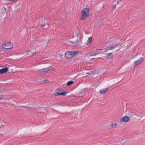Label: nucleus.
Here are the masks:
<instances>
[{
	"mask_svg": "<svg viewBox=\"0 0 145 145\" xmlns=\"http://www.w3.org/2000/svg\"><path fill=\"white\" fill-rule=\"evenodd\" d=\"M74 82H68L67 84V85L70 86L74 83Z\"/></svg>",
	"mask_w": 145,
	"mask_h": 145,
	"instance_id": "obj_21",
	"label": "nucleus"
},
{
	"mask_svg": "<svg viewBox=\"0 0 145 145\" xmlns=\"http://www.w3.org/2000/svg\"><path fill=\"white\" fill-rule=\"evenodd\" d=\"M111 126L112 127H116L117 125L116 123H112L111 125Z\"/></svg>",
	"mask_w": 145,
	"mask_h": 145,
	"instance_id": "obj_18",
	"label": "nucleus"
},
{
	"mask_svg": "<svg viewBox=\"0 0 145 145\" xmlns=\"http://www.w3.org/2000/svg\"><path fill=\"white\" fill-rule=\"evenodd\" d=\"M24 53L25 54V56L27 55H29L30 56H32V55H31V53H30V51L29 50H27L26 52H24Z\"/></svg>",
	"mask_w": 145,
	"mask_h": 145,
	"instance_id": "obj_13",
	"label": "nucleus"
},
{
	"mask_svg": "<svg viewBox=\"0 0 145 145\" xmlns=\"http://www.w3.org/2000/svg\"><path fill=\"white\" fill-rule=\"evenodd\" d=\"M68 92L65 91L63 90H62L61 89H57L55 92L54 94L56 95H61L64 96H65L66 94L68 93Z\"/></svg>",
	"mask_w": 145,
	"mask_h": 145,
	"instance_id": "obj_3",
	"label": "nucleus"
},
{
	"mask_svg": "<svg viewBox=\"0 0 145 145\" xmlns=\"http://www.w3.org/2000/svg\"><path fill=\"white\" fill-rule=\"evenodd\" d=\"M86 90L87 89L86 88H84V89H82L81 91L79 92V94L80 95L82 94L85 93L86 92Z\"/></svg>",
	"mask_w": 145,
	"mask_h": 145,
	"instance_id": "obj_10",
	"label": "nucleus"
},
{
	"mask_svg": "<svg viewBox=\"0 0 145 145\" xmlns=\"http://www.w3.org/2000/svg\"><path fill=\"white\" fill-rule=\"evenodd\" d=\"M41 26L42 27H45V29H47L48 27L49 26V25L48 24H44L43 25H41Z\"/></svg>",
	"mask_w": 145,
	"mask_h": 145,
	"instance_id": "obj_16",
	"label": "nucleus"
},
{
	"mask_svg": "<svg viewBox=\"0 0 145 145\" xmlns=\"http://www.w3.org/2000/svg\"><path fill=\"white\" fill-rule=\"evenodd\" d=\"M108 56L107 58L108 59H111L113 57V55H112V53H110L109 54H108Z\"/></svg>",
	"mask_w": 145,
	"mask_h": 145,
	"instance_id": "obj_14",
	"label": "nucleus"
},
{
	"mask_svg": "<svg viewBox=\"0 0 145 145\" xmlns=\"http://www.w3.org/2000/svg\"><path fill=\"white\" fill-rule=\"evenodd\" d=\"M38 71L40 72H43V69H38Z\"/></svg>",
	"mask_w": 145,
	"mask_h": 145,
	"instance_id": "obj_22",
	"label": "nucleus"
},
{
	"mask_svg": "<svg viewBox=\"0 0 145 145\" xmlns=\"http://www.w3.org/2000/svg\"><path fill=\"white\" fill-rule=\"evenodd\" d=\"M81 12L82 14L80 18L81 20H85L89 15V10L88 8H86L83 9Z\"/></svg>",
	"mask_w": 145,
	"mask_h": 145,
	"instance_id": "obj_2",
	"label": "nucleus"
},
{
	"mask_svg": "<svg viewBox=\"0 0 145 145\" xmlns=\"http://www.w3.org/2000/svg\"><path fill=\"white\" fill-rule=\"evenodd\" d=\"M118 1L117 2V4H118L119 3V2L120 1Z\"/></svg>",
	"mask_w": 145,
	"mask_h": 145,
	"instance_id": "obj_29",
	"label": "nucleus"
},
{
	"mask_svg": "<svg viewBox=\"0 0 145 145\" xmlns=\"http://www.w3.org/2000/svg\"><path fill=\"white\" fill-rule=\"evenodd\" d=\"M109 88H108L103 89L100 91V93L102 94H104L107 91Z\"/></svg>",
	"mask_w": 145,
	"mask_h": 145,
	"instance_id": "obj_9",
	"label": "nucleus"
},
{
	"mask_svg": "<svg viewBox=\"0 0 145 145\" xmlns=\"http://www.w3.org/2000/svg\"><path fill=\"white\" fill-rule=\"evenodd\" d=\"M4 8H5V10L6 9V8H5L4 7Z\"/></svg>",
	"mask_w": 145,
	"mask_h": 145,
	"instance_id": "obj_32",
	"label": "nucleus"
},
{
	"mask_svg": "<svg viewBox=\"0 0 145 145\" xmlns=\"http://www.w3.org/2000/svg\"><path fill=\"white\" fill-rule=\"evenodd\" d=\"M103 50V49H97L96 50V51H97L98 50Z\"/></svg>",
	"mask_w": 145,
	"mask_h": 145,
	"instance_id": "obj_28",
	"label": "nucleus"
},
{
	"mask_svg": "<svg viewBox=\"0 0 145 145\" xmlns=\"http://www.w3.org/2000/svg\"><path fill=\"white\" fill-rule=\"evenodd\" d=\"M59 105H61V103H60V104H59Z\"/></svg>",
	"mask_w": 145,
	"mask_h": 145,
	"instance_id": "obj_33",
	"label": "nucleus"
},
{
	"mask_svg": "<svg viewBox=\"0 0 145 145\" xmlns=\"http://www.w3.org/2000/svg\"><path fill=\"white\" fill-rule=\"evenodd\" d=\"M8 71V69L7 67L0 69V75L6 73Z\"/></svg>",
	"mask_w": 145,
	"mask_h": 145,
	"instance_id": "obj_7",
	"label": "nucleus"
},
{
	"mask_svg": "<svg viewBox=\"0 0 145 145\" xmlns=\"http://www.w3.org/2000/svg\"><path fill=\"white\" fill-rule=\"evenodd\" d=\"M121 47H120L118 49V50H116V51H119V50L121 49Z\"/></svg>",
	"mask_w": 145,
	"mask_h": 145,
	"instance_id": "obj_27",
	"label": "nucleus"
},
{
	"mask_svg": "<svg viewBox=\"0 0 145 145\" xmlns=\"http://www.w3.org/2000/svg\"><path fill=\"white\" fill-rule=\"evenodd\" d=\"M116 5H113V6H112V10H114L116 8Z\"/></svg>",
	"mask_w": 145,
	"mask_h": 145,
	"instance_id": "obj_24",
	"label": "nucleus"
},
{
	"mask_svg": "<svg viewBox=\"0 0 145 145\" xmlns=\"http://www.w3.org/2000/svg\"><path fill=\"white\" fill-rule=\"evenodd\" d=\"M118 45H119V44H116L114 45H113L111 47L110 46L109 49L111 50H112L113 49L115 48L117 46H118Z\"/></svg>",
	"mask_w": 145,
	"mask_h": 145,
	"instance_id": "obj_11",
	"label": "nucleus"
},
{
	"mask_svg": "<svg viewBox=\"0 0 145 145\" xmlns=\"http://www.w3.org/2000/svg\"><path fill=\"white\" fill-rule=\"evenodd\" d=\"M82 52L81 51H67L65 53V55L66 57L68 59L72 58L74 56H76L78 54Z\"/></svg>",
	"mask_w": 145,
	"mask_h": 145,
	"instance_id": "obj_1",
	"label": "nucleus"
},
{
	"mask_svg": "<svg viewBox=\"0 0 145 145\" xmlns=\"http://www.w3.org/2000/svg\"><path fill=\"white\" fill-rule=\"evenodd\" d=\"M53 69L54 68L53 67L51 66H50L48 67L43 69V72L46 73L49 71H52Z\"/></svg>",
	"mask_w": 145,
	"mask_h": 145,
	"instance_id": "obj_8",
	"label": "nucleus"
},
{
	"mask_svg": "<svg viewBox=\"0 0 145 145\" xmlns=\"http://www.w3.org/2000/svg\"><path fill=\"white\" fill-rule=\"evenodd\" d=\"M109 47H110V46H108L106 48H105V52H106V51H107L108 50H110L109 49V48H110Z\"/></svg>",
	"mask_w": 145,
	"mask_h": 145,
	"instance_id": "obj_20",
	"label": "nucleus"
},
{
	"mask_svg": "<svg viewBox=\"0 0 145 145\" xmlns=\"http://www.w3.org/2000/svg\"><path fill=\"white\" fill-rule=\"evenodd\" d=\"M92 40L91 37H89L87 41V44H88L89 42H90Z\"/></svg>",
	"mask_w": 145,
	"mask_h": 145,
	"instance_id": "obj_17",
	"label": "nucleus"
},
{
	"mask_svg": "<svg viewBox=\"0 0 145 145\" xmlns=\"http://www.w3.org/2000/svg\"><path fill=\"white\" fill-rule=\"evenodd\" d=\"M37 52H35V53H31L30 54H31V55H32L33 56V55H34L36 54Z\"/></svg>",
	"mask_w": 145,
	"mask_h": 145,
	"instance_id": "obj_25",
	"label": "nucleus"
},
{
	"mask_svg": "<svg viewBox=\"0 0 145 145\" xmlns=\"http://www.w3.org/2000/svg\"><path fill=\"white\" fill-rule=\"evenodd\" d=\"M44 82H45L47 81H48V82H50V81H48V80L47 79H45V80H43Z\"/></svg>",
	"mask_w": 145,
	"mask_h": 145,
	"instance_id": "obj_26",
	"label": "nucleus"
},
{
	"mask_svg": "<svg viewBox=\"0 0 145 145\" xmlns=\"http://www.w3.org/2000/svg\"><path fill=\"white\" fill-rule=\"evenodd\" d=\"M98 71H91V72H89L88 73L89 74H95L96 73H98Z\"/></svg>",
	"mask_w": 145,
	"mask_h": 145,
	"instance_id": "obj_15",
	"label": "nucleus"
},
{
	"mask_svg": "<svg viewBox=\"0 0 145 145\" xmlns=\"http://www.w3.org/2000/svg\"><path fill=\"white\" fill-rule=\"evenodd\" d=\"M143 61V58L142 57H140L138 60L134 62V63L135 65H137L141 64Z\"/></svg>",
	"mask_w": 145,
	"mask_h": 145,
	"instance_id": "obj_6",
	"label": "nucleus"
},
{
	"mask_svg": "<svg viewBox=\"0 0 145 145\" xmlns=\"http://www.w3.org/2000/svg\"><path fill=\"white\" fill-rule=\"evenodd\" d=\"M95 58H92V59H94Z\"/></svg>",
	"mask_w": 145,
	"mask_h": 145,
	"instance_id": "obj_31",
	"label": "nucleus"
},
{
	"mask_svg": "<svg viewBox=\"0 0 145 145\" xmlns=\"http://www.w3.org/2000/svg\"><path fill=\"white\" fill-rule=\"evenodd\" d=\"M1 99V98H0V100Z\"/></svg>",
	"mask_w": 145,
	"mask_h": 145,
	"instance_id": "obj_34",
	"label": "nucleus"
},
{
	"mask_svg": "<svg viewBox=\"0 0 145 145\" xmlns=\"http://www.w3.org/2000/svg\"><path fill=\"white\" fill-rule=\"evenodd\" d=\"M7 48H5L4 47V46H3V45H2V48H1V50L2 51H8L9 50V49H7Z\"/></svg>",
	"mask_w": 145,
	"mask_h": 145,
	"instance_id": "obj_12",
	"label": "nucleus"
},
{
	"mask_svg": "<svg viewBox=\"0 0 145 145\" xmlns=\"http://www.w3.org/2000/svg\"><path fill=\"white\" fill-rule=\"evenodd\" d=\"M3 89L1 88H0V93H2L3 92Z\"/></svg>",
	"mask_w": 145,
	"mask_h": 145,
	"instance_id": "obj_23",
	"label": "nucleus"
},
{
	"mask_svg": "<svg viewBox=\"0 0 145 145\" xmlns=\"http://www.w3.org/2000/svg\"><path fill=\"white\" fill-rule=\"evenodd\" d=\"M68 82H73V81H72L71 80V81H69Z\"/></svg>",
	"mask_w": 145,
	"mask_h": 145,
	"instance_id": "obj_30",
	"label": "nucleus"
},
{
	"mask_svg": "<svg viewBox=\"0 0 145 145\" xmlns=\"http://www.w3.org/2000/svg\"><path fill=\"white\" fill-rule=\"evenodd\" d=\"M97 53L93 54V53H91L90 55L91 56H95L96 55H97V54H99V53H98V52H97Z\"/></svg>",
	"mask_w": 145,
	"mask_h": 145,
	"instance_id": "obj_19",
	"label": "nucleus"
},
{
	"mask_svg": "<svg viewBox=\"0 0 145 145\" xmlns=\"http://www.w3.org/2000/svg\"><path fill=\"white\" fill-rule=\"evenodd\" d=\"M129 117L127 116H124L122 118V119H121L120 121V123H122L124 122L126 123L129 121L130 120V118H132L133 116V115H129Z\"/></svg>",
	"mask_w": 145,
	"mask_h": 145,
	"instance_id": "obj_4",
	"label": "nucleus"
},
{
	"mask_svg": "<svg viewBox=\"0 0 145 145\" xmlns=\"http://www.w3.org/2000/svg\"><path fill=\"white\" fill-rule=\"evenodd\" d=\"M3 46H6L7 49H9L12 48L13 45L10 42H4L2 44Z\"/></svg>",
	"mask_w": 145,
	"mask_h": 145,
	"instance_id": "obj_5",
	"label": "nucleus"
}]
</instances>
